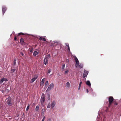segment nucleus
I'll list each match as a JSON object with an SVG mask.
<instances>
[{
	"mask_svg": "<svg viewBox=\"0 0 121 121\" xmlns=\"http://www.w3.org/2000/svg\"><path fill=\"white\" fill-rule=\"evenodd\" d=\"M108 104L109 106H111L113 105H117L118 104V101L117 99H114L112 96H109L108 97Z\"/></svg>",
	"mask_w": 121,
	"mask_h": 121,
	"instance_id": "obj_1",
	"label": "nucleus"
},
{
	"mask_svg": "<svg viewBox=\"0 0 121 121\" xmlns=\"http://www.w3.org/2000/svg\"><path fill=\"white\" fill-rule=\"evenodd\" d=\"M45 101V97L44 96V94L43 93L42 97L41 99V104L43 105Z\"/></svg>",
	"mask_w": 121,
	"mask_h": 121,
	"instance_id": "obj_2",
	"label": "nucleus"
},
{
	"mask_svg": "<svg viewBox=\"0 0 121 121\" xmlns=\"http://www.w3.org/2000/svg\"><path fill=\"white\" fill-rule=\"evenodd\" d=\"M74 59V60L76 62L75 66L76 67H78L79 66V62L78 58L76 56H75Z\"/></svg>",
	"mask_w": 121,
	"mask_h": 121,
	"instance_id": "obj_3",
	"label": "nucleus"
},
{
	"mask_svg": "<svg viewBox=\"0 0 121 121\" xmlns=\"http://www.w3.org/2000/svg\"><path fill=\"white\" fill-rule=\"evenodd\" d=\"M54 86V85L53 83H51L50 85L47 89L46 90V91L47 92L50 90H51L53 87Z\"/></svg>",
	"mask_w": 121,
	"mask_h": 121,
	"instance_id": "obj_4",
	"label": "nucleus"
},
{
	"mask_svg": "<svg viewBox=\"0 0 121 121\" xmlns=\"http://www.w3.org/2000/svg\"><path fill=\"white\" fill-rule=\"evenodd\" d=\"M89 72L88 71L84 70V72L82 76L83 78H86V77L88 75Z\"/></svg>",
	"mask_w": 121,
	"mask_h": 121,
	"instance_id": "obj_5",
	"label": "nucleus"
},
{
	"mask_svg": "<svg viewBox=\"0 0 121 121\" xmlns=\"http://www.w3.org/2000/svg\"><path fill=\"white\" fill-rule=\"evenodd\" d=\"M2 11L3 13V15H4V13L5 12L6 10L7 9L6 8L5 6H3L2 7Z\"/></svg>",
	"mask_w": 121,
	"mask_h": 121,
	"instance_id": "obj_6",
	"label": "nucleus"
},
{
	"mask_svg": "<svg viewBox=\"0 0 121 121\" xmlns=\"http://www.w3.org/2000/svg\"><path fill=\"white\" fill-rule=\"evenodd\" d=\"M7 81V79L6 78H2L0 80V83H2L4 81Z\"/></svg>",
	"mask_w": 121,
	"mask_h": 121,
	"instance_id": "obj_7",
	"label": "nucleus"
},
{
	"mask_svg": "<svg viewBox=\"0 0 121 121\" xmlns=\"http://www.w3.org/2000/svg\"><path fill=\"white\" fill-rule=\"evenodd\" d=\"M48 63V59L47 58H45L44 60L43 63L45 65L47 64Z\"/></svg>",
	"mask_w": 121,
	"mask_h": 121,
	"instance_id": "obj_8",
	"label": "nucleus"
},
{
	"mask_svg": "<svg viewBox=\"0 0 121 121\" xmlns=\"http://www.w3.org/2000/svg\"><path fill=\"white\" fill-rule=\"evenodd\" d=\"M11 98L10 97H8V104H10L11 103Z\"/></svg>",
	"mask_w": 121,
	"mask_h": 121,
	"instance_id": "obj_9",
	"label": "nucleus"
},
{
	"mask_svg": "<svg viewBox=\"0 0 121 121\" xmlns=\"http://www.w3.org/2000/svg\"><path fill=\"white\" fill-rule=\"evenodd\" d=\"M86 84L89 86H91V84L90 81H87L86 82Z\"/></svg>",
	"mask_w": 121,
	"mask_h": 121,
	"instance_id": "obj_10",
	"label": "nucleus"
},
{
	"mask_svg": "<svg viewBox=\"0 0 121 121\" xmlns=\"http://www.w3.org/2000/svg\"><path fill=\"white\" fill-rule=\"evenodd\" d=\"M45 78H43L42 80L40 83V86H43V84L45 80Z\"/></svg>",
	"mask_w": 121,
	"mask_h": 121,
	"instance_id": "obj_11",
	"label": "nucleus"
},
{
	"mask_svg": "<svg viewBox=\"0 0 121 121\" xmlns=\"http://www.w3.org/2000/svg\"><path fill=\"white\" fill-rule=\"evenodd\" d=\"M70 86V83L69 82H67L65 86V87L66 88H69Z\"/></svg>",
	"mask_w": 121,
	"mask_h": 121,
	"instance_id": "obj_12",
	"label": "nucleus"
},
{
	"mask_svg": "<svg viewBox=\"0 0 121 121\" xmlns=\"http://www.w3.org/2000/svg\"><path fill=\"white\" fill-rule=\"evenodd\" d=\"M39 40H43V41H46V40L45 39L43 38H42L39 37Z\"/></svg>",
	"mask_w": 121,
	"mask_h": 121,
	"instance_id": "obj_13",
	"label": "nucleus"
},
{
	"mask_svg": "<svg viewBox=\"0 0 121 121\" xmlns=\"http://www.w3.org/2000/svg\"><path fill=\"white\" fill-rule=\"evenodd\" d=\"M37 78H33L30 81V82L31 83H33L36 79H37Z\"/></svg>",
	"mask_w": 121,
	"mask_h": 121,
	"instance_id": "obj_14",
	"label": "nucleus"
},
{
	"mask_svg": "<svg viewBox=\"0 0 121 121\" xmlns=\"http://www.w3.org/2000/svg\"><path fill=\"white\" fill-rule=\"evenodd\" d=\"M16 59H14V60L13 62V65H15L16 64Z\"/></svg>",
	"mask_w": 121,
	"mask_h": 121,
	"instance_id": "obj_15",
	"label": "nucleus"
},
{
	"mask_svg": "<svg viewBox=\"0 0 121 121\" xmlns=\"http://www.w3.org/2000/svg\"><path fill=\"white\" fill-rule=\"evenodd\" d=\"M20 42L21 44L23 45L24 43V39L22 38H21L20 40Z\"/></svg>",
	"mask_w": 121,
	"mask_h": 121,
	"instance_id": "obj_16",
	"label": "nucleus"
},
{
	"mask_svg": "<svg viewBox=\"0 0 121 121\" xmlns=\"http://www.w3.org/2000/svg\"><path fill=\"white\" fill-rule=\"evenodd\" d=\"M38 54V52L36 51H35L33 53V55L34 56H36Z\"/></svg>",
	"mask_w": 121,
	"mask_h": 121,
	"instance_id": "obj_17",
	"label": "nucleus"
},
{
	"mask_svg": "<svg viewBox=\"0 0 121 121\" xmlns=\"http://www.w3.org/2000/svg\"><path fill=\"white\" fill-rule=\"evenodd\" d=\"M102 118L101 117H100L99 118H98V117L97 119V121H102Z\"/></svg>",
	"mask_w": 121,
	"mask_h": 121,
	"instance_id": "obj_18",
	"label": "nucleus"
},
{
	"mask_svg": "<svg viewBox=\"0 0 121 121\" xmlns=\"http://www.w3.org/2000/svg\"><path fill=\"white\" fill-rule=\"evenodd\" d=\"M56 104V102L54 101H53L52 103V104L51 106H55Z\"/></svg>",
	"mask_w": 121,
	"mask_h": 121,
	"instance_id": "obj_19",
	"label": "nucleus"
},
{
	"mask_svg": "<svg viewBox=\"0 0 121 121\" xmlns=\"http://www.w3.org/2000/svg\"><path fill=\"white\" fill-rule=\"evenodd\" d=\"M48 81H47L45 82V86L46 87H47L48 85Z\"/></svg>",
	"mask_w": 121,
	"mask_h": 121,
	"instance_id": "obj_20",
	"label": "nucleus"
},
{
	"mask_svg": "<svg viewBox=\"0 0 121 121\" xmlns=\"http://www.w3.org/2000/svg\"><path fill=\"white\" fill-rule=\"evenodd\" d=\"M82 82H80V83H79V85L78 88V90H79L80 88V87L81 86V84H82Z\"/></svg>",
	"mask_w": 121,
	"mask_h": 121,
	"instance_id": "obj_21",
	"label": "nucleus"
},
{
	"mask_svg": "<svg viewBox=\"0 0 121 121\" xmlns=\"http://www.w3.org/2000/svg\"><path fill=\"white\" fill-rule=\"evenodd\" d=\"M16 70V69H12L11 70V73H13Z\"/></svg>",
	"mask_w": 121,
	"mask_h": 121,
	"instance_id": "obj_22",
	"label": "nucleus"
},
{
	"mask_svg": "<svg viewBox=\"0 0 121 121\" xmlns=\"http://www.w3.org/2000/svg\"><path fill=\"white\" fill-rule=\"evenodd\" d=\"M39 106H36L35 108V110L37 111H38L39 110Z\"/></svg>",
	"mask_w": 121,
	"mask_h": 121,
	"instance_id": "obj_23",
	"label": "nucleus"
},
{
	"mask_svg": "<svg viewBox=\"0 0 121 121\" xmlns=\"http://www.w3.org/2000/svg\"><path fill=\"white\" fill-rule=\"evenodd\" d=\"M24 35V33H22V32H21V33H20L18 34L17 35V36H19L20 35Z\"/></svg>",
	"mask_w": 121,
	"mask_h": 121,
	"instance_id": "obj_24",
	"label": "nucleus"
},
{
	"mask_svg": "<svg viewBox=\"0 0 121 121\" xmlns=\"http://www.w3.org/2000/svg\"><path fill=\"white\" fill-rule=\"evenodd\" d=\"M29 49L30 52L32 53V51L33 49V48H30Z\"/></svg>",
	"mask_w": 121,
	"mask_h": 121,
	"instance_id": "obj_25",
	"label": "nucleus"
},
{
	"mask_svg": "<svg viewBox=\"0 0 121 121\" xmlns=\"http://www.w3.org/2000/svg\"><path fill=\"white\" fill-rule=\"evenodd\" d=\"M50 95L49 94H48V100H50Z\"/></svg>",
	"mask_w": 121,
	"mask_h": 121,
	"instance_id": "obj_26",
	"label": "nucleus"
},
{
	"mask_svg": "<svg viewBox=\"0 0 121 121\" xmlns=\"http://www.w3.org/2000/svg\"><path fill=\"white\" fill-rule=\"evenodd\" d=\"M65 64H63L62 66V69H63L65 68Z\"/></svg>",
	"mask_w": 121,
	"mask_h": 121,
	"instance_id": "obj_27",
	"label": "nucleus"
},
{
	"mask_svg": "<svg viewBox=\"0 0 121 121\" xmlns=\"http://www.w3.org/2000/svg\"><path fill=\"white\" fill-rule=\"evenodd\" d=\"M65 45L67 47V48H68V47H69V43H65Z\"/></svg>",
	"mask_w": 121,
	"mask_h": 121,
	"instance_id": "obj_28",
	"label": "nucleus"
},
{
	"mask_svg": "<svg viewBox=\"0 0 121 121\" xmlns=\"http://www.w3.org/2000/svg\"><path fill=\"white\" fill-rule=\"evenodd\" d=\"M52 71V69H49L48 71V73H49L51 72Z\"/></svg>",
	"mask_w": 121,
	"mask_h": 121,
	"instance_id": "obj_29",
	"label": "nucleus"
},
{
	"mask_svg": "<svg viewBox=\"0 0 121 121\" xmlns=\"http://www.w3.org/2000/svg\"><path fill=\"white\" fill-rule=\"evenodd\" d=\"M50 57V55L49 54H48L46 57L45 58H47V59H48V58H49Z\"/></svg>",
	"mask_w": 121,
	"mask_h": 121,
	"instance_id": "obj_30",
	"label": "nucleus"
},
{
	"mask_svg": "<svg viewBox=\"0 0 121 121\" xmlns=\"http://www.w3.org/2000/svg\"><path fill=\"white\" fill-rule=\"evenodd\" d=\"M79 68H82L83 67V65L82 64H80L79 65Z\"/></svg>",
	"mask_w": 121,
	"mask_h": 121,
	"instance_id": "obj_31",
	"label": "nucleus"
},
{
	"mask_svg": "<svg viewBox=\"0 0 121 121\" xmlns=\"http://www.w3.org/2000/svg\"><path fill=\"white\" fill-rule=\"evenodd\" d=\"M69 71L68 70H67L65 72V73L66 74L68 73L69 72Z\"/></svg>",
	"mask_w": 121,
	"mask_h": 121,
	"instance_id": "obj_32",
	"label": "nucleus"
},
{
	"mask_svg": "<svg viewBox=\"0 0 121 121\" xmlns=\"http://www.w3.org/2000/svg\"><path fill=\"white\" fill-rule=\"evenodd\" d=\"M29 106H27L26 108V111H27L29 109Z\"/></svg>",
	"mask_w": 121,
	"mask_h": 121,
	"instance_id": "obj_33",
	"label": "nucleus"
},
{
	"mask_svg": "<svg viewBox=\"0 0 121 121\" xmlns=\"http://www.w3.org/2000/svg\"><path fill=\"white\" fill-rule=\"evenodd\" d=\"M20 54L22 56H23L24 55V54L22 52H20Z\"/></svg>",
	"mask_w": 121,
	"mask_h": 121,
	"instance_id": "obj_34",
	"label": "nucleus"
},
{
	"mask_svg": "<svg viewBox=\"0 0 121 121\" xmlns=\"http://www.w3.org/2000/svg\"><path fill=\"white\" fill-rule=\"evenodd\" d=\"M45 111V109L44 108H43L42 110V112H44Z\"/></svg>",
	"mask_w": 121,
	"mask_h": 121,
	"instance_id": "obj_35",
	"label": "nucleus"
},
{
	"mask_svg": "<svg viewBox=\"0 0 121 121\" xmlns=\"http://www.w3.org/2000/svg\"><path fill=\"white\" fill-rule=\"evenodd\" d=\"M14 39V40H15V41L17 40V38L16 37V36H15Z\"/></svg>",
	"mask_w": 121,
	"mask_h": 121,
	"instance_id": "obj_36",
	"label": "nucleus"
},
{
	"mask_svg": "<svg viewBox=\"0 0 121 121\" xmlns=\"http://www.w3.org/2000/svg\"><path fill=\"white\" fill-rule=\"evenodd\" d=\"M47 121H51V119L50 118H49L48 120Z\"/></svg>",
	"mask_w": 121,
	"mask_h": 121,
	"instance_id": "obj_37",
	"label": "nucleus"
},
{
	"mask_svg": "<svg viewBox=\"0 0 121 121\" xmlns=\"http://www.w3.org/2000/svg\"><path fill=\"white\" fill-rule=\"evenodd\" d=\"M68 50L69 51V52H70V48H69V47H68Z\"/></svg>",
	"mask_w": 121,
	"mask_h": 121,
	"instance_id": "obj_38",
	"label": "nucleus"
},
{
	"mask_svg": "<svg viewBox=\"0 0 121 121\" xmlns=\"http://www.w3.org/2000/svg\"><path fill=\"white\" fill-rule=\"evenodd\" d=\"M44 114V112H41V114H42V115H43V114Z\"/></svg>",
	"mask_w": 121,
	"mask_h": 121,
	"instance_id": "obj_39",
	"label": "nucleus"
},
{
	"mask_svg": "<svg viewBox=\"0 0 121 121\" xmlns=\"http://www.w3.org/2000/svg\"><path fill=\"white\" fill-rule=\"evenodd\" d=\"M86 92H87V93H88L89 92V91H88V89H86Z\"/></svg>",
	"mask_w": 121,
	"mask_h": 121,
	"instance_id": "obj_40",
	"label": "nucleus"
},
{
	"mask_svg": "<svg viewBox=\"0 0 121 121\" xmlns=\"http://www.w3.org/2000/svg\"><path fill=\"white\" fill-rule=\"evenodd\" d=\"M45 116H44L43 115V119H44H44H45Z\"/></svg>",
	"mask_w": 121,
	"mask_h": 121,
	"instance_id": "obj_41",
	"label": "nucleus"
},
{
	"mask_svg": "<svg viewBox=\"0 0 121 121\" xmlns=\"http://www.w3.org/2000/svg\"><path fill=\"white\" fill-rule=\"evenodd\" d=\"M44 121V119H42V121Z\"/></svg>",
	"mask_w": 121,
	"mask_h": 121,
	"instance_id": "obj_42",
	"label": "nucleus"
},
{
	"mask_svg": "<svg viewBox=\"0 0 121 121\" xmlns=\"http://www.w3.org/2000/svg\"><path fill=\"white\" fill-rule=\"evenodd\" d=\"M50 108V106H47V108Z\"/></svg>",
	"mask_w": 121,
	"mask_h": 121,
	"instance_id": "obj_43",
	"label": "nucleus"
},
{
	"mask_svg": "<svg viewBox=\"0 0 121 121\" xmlns=\"http://www.w3.org/2000/svg\"><path fill=\"white\" fill-rule=\"evenodd\" d=\"M54 106H52L51 108L52 109H53L54 107Z\"/></svg>",
	"mask_w": 121,
	"mask_h": 121,
	"instance_id": "obj_44",
	"label": "nucleus"
},
{
	"mask_svg": "<svg viewBox=\"0 0 121 121\" xmlns=\"http://www.w3.org/2000/svg\"><path fill=\"white\" fill-rule=\"evenodd\" d=\"M66 61L67 62L69 60H68V59H66Z\"/></svg>",
	"mask_w": 121,
	"mask_h": 121,
	"instance_id": "obj_45",
	"label": "nucleus"
},
{
	"mask_svg": "<svg viewBox=\"0 0 121 121\" xmlns=\"http://www.w3.org/2000/svg\"><path fill=\"white\" fill-rule=\"evenodd\" d=\"M103 117L104 118V119L105 118L104 116ZM104 119H103V121H104Z\"/></svg>",
	"mask_w": 121,
	"mask_h": 121,
	"instance_id": "obj_46",
	"label": "nucleus"
},
{
	"mask_svg": "<svg viewBox=\"0 0 121 121\" xmlns=\"http://www.w3.org/2000/svg\"><path fill=\"white\" fill-rule=\"evenodd\" d=\"M106 111L107 112V110H106Z\"/></svg>",
	"mask_w": 121,
	"mask_h": 121,
	"instance_id": "obj_47",
	"label": "nucleus"
}]
</instances>
